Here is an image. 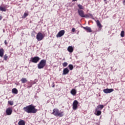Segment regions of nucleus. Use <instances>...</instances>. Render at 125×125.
I'll list each match as a JSON object with an SVG mask.
<instances>
[{
    "instance_id": "obj_1",
    "label": "nucleus",
    "mask_w": 125,
    "mask_h": 125,
    "mask_svg": "<svg viewBox=\"0 0 125 125\" xmlns=\"http://www.w3.org/2000/svg\"><path fill=\"white\" fill-rule=\"evenodd\" d=\"M23 109L28 114H36L38 112V109H36V106L33 104L24 107Z\"/></svg>"
},
{
    "instance_id": "obj_2",
    "label": "nucleus",
    "mask_w": 125,
    "mask_h": 125,
    "mask_svg": "<svg viewBox=\"0 0 125 125\" xmlns=\"http://www.w3.org/2000/svg\"><path fill=\"white\" fill-rule=\"evenodd\" d=\"M52 115L55 116L56 117H59L61 118L64 116V112L63 111H59V110L57 108H54L53 110V112L52 113Z\"/></svg>"
},
{
    "instance_id": "obj_3",
    "label": "nucleus",
    "mask_w": 125,
    "mask_h": 125,
    "mask_svg": "<svg viewBox=\"0 0 125 125\" xmlns=\"http://www.w3.org/2000/svg\"><path fill=\"white\" fill-rule=\"evenodd\" d=\"M46 65V60L43 59L38 64L37 67L38 69H43Z\"/></svg>"
},
{
    "instance_id": "obj_4",
    "label": "nucleus",
    "mask_w": 125,
    "mask_h": 125,
    "mask_svg": "<svg viewBox=\"0 0 125 125\" xmlns=\"http://www.w3.org/2000/svg\"><path fill=\"white\" fill-rule=\"evenodd\" d=\"M43 38H44V36L42 35V33L41 32H39L36 36V39L38 41V42H41V41H42V40H43Z\"/></svg>"
},
{
    "instance_id": "obj_5",
    "label": "nucleus",
    "mask_w": 125,
    "mask_h": 125,
    "mask_svg": "<svg viewBox=\"0 0 125 125\" xmlns=\"http://www.w3.org/2000/svg\"><path fill=\"white\" fill-rule=\"evenodd\" d=\"M41 60V58L38 56L34 57L33 58H31L30 61L32 63H37Z\"/></svg>"
},
{
    "instance_id": "obj_6",
    "label": "nucleus",
    "mask_w": 125,
    "mask_h": 125,
    "mask_svg": "<svg viewBox=\"0 0 125 125\" xmlns=\"http://www.w3.org/2000/svg\"><path fill=\"white\" fill-rule=\"evenodd\" d=\"M78 104H79V102H78V101L77 100L74 101L72 104L73 110H77V109H78Z\"/></svg>"
},
{
    "instance_id": "obj_7",
    "label": "nucleus",
    "mask_w": 125,
    "mask_h": 125,
    "mask_svg": "<svg viewBox=\"0 0 125 125\" xmlns=\"http://www.w3.org/2000/svg\"><path fill=\"white\" fill-rule=\"evenodd\" d=\"M77 10H78V14L80 16V17L83 18L85 15L84 12H83V11L82 10H80V9H78Z\"/></svg>"
},
{
    "instance_id": "obj_8",
    "label": "nucleus",
    "mask_w": 125,
    "mask_h": 125,
    "mask_svg": "<svg viewBox=\"0 0 125 125\" xmlns=\"http://www.w3.org/2000/svg\"><path fill=\"white\" fill-rule=\"evenodd\" d=\"M65 34V30H61L56 35L57 38H61L62 36H64Z\"/></svg>"
},
{
    "instance_id": "obj_9",
    "label": "nucleus",
    "mask_w": 125,
    "mask_h": 125,
    "mask_svg": "<svg viewBox=\"0 0 125 125\" xmlns=\"http://www.w3.org/2000/svg\"><path fill=\"white\" fill-rule=\"evenodd\" d=\"M6 113L7 116H10L12 114V108L9 107L6 110Z\"/></svg>"
},
{
    "instance_id": "obj_10",
    "label": "nucleus",
    "mask_w": 125,
    "mask_h": 125,
    "mask_svg": "<svg viewBox=\"0 0 125 125\" xmlns=\"http://www.w3.org/2000/svg\"><path fill=\"white\" fill-rule=\"evenodd\" d=\"M103 91L104 93H111V92H113V91H114V89L112 88L111 89L107 88V89H104Z\"/></svg>"
},
{
    "instance_id": "obj_11",
    "label": "nucleus",
    "mask_w": 125,
    "mask_h": 125,
    "mask_svg": "<svg viewBox=\"0 0 125 125\" xmlns=\"http://www.w3.org/2000/svg\"><path fill=\"white\" fill-rule=\"evenodd\" d=\"M103 108H104V105L103 104L98 105L96 108L95 111H97V110L99 111H101Z\"/></svg>"
},
{
    "instance_id": "obj_12",
    "label": "nucleus",
    "mask_w": 125,
    "mask_h": 125,
    "mask_svg": "<svg viewBox=\"0 0 125 125\" xmlns=\"http://www.w3.org/2000/svg\"><path fill=\"white\" fill-rule=\"evenodd\" d=\"M83 29L84 30H85L87 33H91L92 32V30H91V28L88 26H86V27H83Z\"/></svg>"
},
{
    "instance_id": "obj_13",
    "label": "nucleus",
    "mask_w": 125,
    "mask_h": 125,
    "mask_svg": "<svg viewBox=\"0 0 125 125\" xmlns=\"http://www.w3.org/2000/svg\"><path fill=\"white\" fill-rule=\"evenodd\" d=\"M69 72H70V71L69 70V69H68V68H65L63 70L62 75H67L69 74Z\"/></svg>"
},
{
    "instance_id": "obj_14",
    "label": "nucleus",
    "mask_w": 125,
    "mask_h": 125,
    "mask_svg": "<svg viewBox=\"0 0 125 125\" xmlns=\"http://www.w3.org/2000/svg\"><path fill=\"white\" fill-rule=\"evenodd\" d=\"M83 18H91L92 19H93V16L91 14H85L84 15Z\"/></svg>"
},
{
    "instance_id": "obj_15",
    "label": "nucleus",
    "mask_w": 125,
    "mask_h": 125,
    "mask_svg": "<svg viewBox=\"0 0 125 125\" xmlns=\"http://www.w3.org/2000/svg\"><path fill=\"white\" fill-rule=\"evenodd\" d=\"M67 50L69 52H70V53H72V52L74 51V48H73L72 46H69L67 48Z\"/></svg>"
},
{
    "instance_id": "obj_16",
    "label": "nucleus",
    "mask_w": 125,
    "mask_h": 125,
    "mask_svg": "<svg viewBox=\"0 0 125 125\" xmlns=\"http://www.w3.org/2000/svg\"><path fill=\"white\" fill-rule=\"evenodd\" d=\"M70 93L73 96L75 95L76 94H77V90H76V89H72L71 90Z\"/></svg>"
},
{
    "instance_id": "obj_17",
    "label": "nucleus",
    "mask_w": 125,
    "mask_h": 125,
    "mask_svg": "<svg viewBox=\"0 0 125 125\" xmlns=\"http://www.w3.org/2000/svg\"><path fill=\"white\" fill-rule=\"evenodd\" d=\"M4 53V50L3 49H0V57H2L3 56V54Z\"/></svg>"
},
{
    "instance_id": "obj_18",
    "label": "nucleus",
    "mask_w": 125,
    "mask_h": 125,
    "mask_svg": "<svg viewBox=\"0 0 125 125\" xmlns=\"http://www.w3.org/2000/svg\"><path fill=\"white\" fill-rule=\"evenodd\" d=\"M101 110H95V115H96V116H100V115H101Z\"/></svg>"
},
{
    "instance_id": "obj_19",
    "label": "nucleus",
    "mask_w": 125,
    "mask_h": 125,
    "mask_svg": "<svg viewBox=\"0 0 125 125\" xmlns=\"http://www.w3.org/2000/svg\"><path fill=\"white\" fill-rule=\"evenodd\" d=\"M12 93H14V94H17L18 93V90L16 88H13L12 90Z\"/></svg>"
},
{
    "instance_id": "obj_20",
    "label": "nucleus",
    "mask_w": 125,
    "mask_h": 125,
    "mask_svg": "<svg viewBox=\"0 0 125 125\" xmlns=\"http://www.w3.org/2000/svg\"><path fill=\"white\" fill-rule=\"evenodd\" d=\"M19 125H25V121L24 120H20L18 123Z\"/></svg>"
},
{
    "instance_id": "obj_21",
    "label": "nucleus",
    "mask_w": 125,
    "mask_h": 125,
    "mask_svg": "<svg viewBox=\"0 0 125 125\" xmlns=\"http://www.w3.org/2000/svg\"><path fill=\"white\" fill-rule=\"evenodd\" d=\"M21 82L22 83H27L28 82V80H27V79L22 78L21 79Z\"/></svg>"
},
{
    "instance_id": "obj_22",
    "label": "nucleus",
    "mask_w": 125,
    "mask_h": 125,
    "mask_svg": "<svg viewBox=\"0 0 125 125\" xmlns=\"http://www.w3.org/2000/svg\"><path fill=\"white\" fill-rule=\"evenodd\" d=\"M96 23L99 28H101V23H100V21H99V20H97L96 21Z\"/></svg>"
},
{
    "instance_id": "obj_23",
    "label": "nucleus",
    "mask_w": 125,
    "mask_h": 125,
    "mask_svg": "<svg viewBox=\"0 0 125 125\" xmlns=\"http://www.w3.org/2000/svg\"><path fill=\"white\" fill-rule=\"evenodd\" d=\"M68 68L70 70V71H72L74 69V66H73L72 64H69Z\"/></svg>"
},
{
    "instance_id": "obj_24",
    "label": "nucleus",
    "mask_w": 125,
    "mask_h": 125,
    "mask_svg": "<svg viewBox=\"0 0 125 125\" xmlns=\"http://www.w3.org/2000/svg\"><path fill=\"white\" fill-rule=\"evenodd\" d=\"M0 11H6L5 8L1 7V6H0Z\"/></svg>"
},
{
    "instance_id": "obj_25",
    "label": "nucleus",
    "mask_w": 125,
    "mask_h": 125,
    "mask_svg": "<svg viewBox=\"0 0 125 125\" xmlns=\"http://www.w3.org/2000/svg\"><path fill=\"white\" fill-rule=\"evenodd\" d=\"M78 6L79 7L78 9H80V10H82V9H83V5H81V4H78Z\"/></svg>"
},
{
    "instance_id": "obj_26",
    "label": "nucleus",
    "mask_w": 125,
    "mask_h": 125,
    "mask_svg": "<svg viewBox=\"0 0 125 125\" xmlns=\"http://www.w3.org/2000/svg\"><path fill=\"white\" fill-rule=\"evenodd\" d=\"M121 37H122V38H124V37H125V31H121Z\"/></svg>"
},
{
    "instance_id": "obj_27",
    "label": "nucleus",
    "mask_w": 125,
    "mask_h": 125,
    "mask_svg": "<svg viewBox=\"0 0 125 125\" xmlns=\"http://www.w3.org/2000/svg\"><path fill=\"white\" fill-rule=\"evenodd\" d=\"M63 67H67L68 66V63L67 62H64L62 63Z\"/></svg>"
},
{
    "instance_id": "obj_28",
    "label": "nucleus",
    "mask_w": 125,
    "mask_h": 125,
    "mask_svg": "<svg viewBox=\"0 0 125 125\" xmlns=\"http://www.w3.org/2000/svg\"><path fill=\"white\" fill-rule=\"evenodd\" d=\"M28 16V14L27 13H24L23 16H22V18H25Z\"/></svg>"
},
{
    "instance_id": "obj_29",
    "label": "nucleus",
    "mask_w": 125,
    "mask_h": 125,
    "mask_svg": "<svg viewBox=\"0 0 125 125\" xmlns=\"http://www.w3.org/2000/svg\"><path fill=\"white\" fill-rule=\"evenodd\" d=\"M7 58H8V57L7 56V55H5L4 56V60H5V61H6V60H7Z\"/></svg>"
},
{
    "instance_id": "obj_30",
    "label": "nucleus",
    "mask_w": 125,
    "mask_h": 125,
    "mask_svg": "<svg viewBox=\"0 0 125 125\" xmlns=\"http://www.w3.org/2000/svg\"><path fill=\"white\" fill-rule=\"evenodd\" d=\"M8 104L12 106V105H13V102L10 101H8Z\"/></svg>"
},
{
    "instance_id": "obj_31",
    "label": "nucleus",
    "mask_w": 125,
    "mask_h": 125,
    "mask_svg": "<svg viewBox=\"0 0 125 125\" xmlns=\"http://www.w3.org/2000/svg\"><path fill=\"white\" fill-rule=\"evenodd\" d=\"M75 31H76V29L75 28H73L72 29V32H73V33H74Z\"/></svg>"
},
{
    "instance_id": "obj_32",
    "label": "nucleus",
    "mask_w": 125,
    "mask_h": 125,
    "mask_svg": "<svg viewBox=\"0 0 125 125\" xmlns=\"http://www.w3.org/2000/svg\"><path fill=\"white\" fill-rule=\"evenodd\" d=\"M4 43H5V45H7L8 43L6 42V40L4 41Z\"/></svg>"
},
{
    "instance_id": "obj_33",
    "label": "nucleus",
    "mask_w": 125,
    "mask_h": 125,
    "mask_svg": "<svg viewBox=\"0 0 125 125\" xmlns=\"http://www.w3.org/2000/svg\"><path fill=\"white\" fill-rule=\"evenodd\" d=\"M123 4L124 5H125V0H123Z\"/></svg>"
},
{
    "instance_id": "obj_34",
    "label": "nucleus",
    "mask_w": 125,
    "mask_h": 125,
    "mask_svg": "<svg viewBox=\"0 0 125 125\" xmlns=\"http://www.w3.org/2000/svg\"><path fill=\"white\" fill-rule=\"evenodd\" d=\"M2 19V16H0V21Z\"/></svg>"
},
{
    "instance_id": "obj_35",
    "label": "nucleus",
    "mask_w": 125,
    "mask_h": 125,
    "mask_svg": "<svg viewBox=\"0 0 125 125\" xmlns=\"http://www.w3.org/2000/svg\"><path fill=\"white\" fill-rule=\"evenodd\" d=\"M78 0H72V1H77Z\"/></svg>"
},
{
    "instance_id": "obj_36",
    "label": "nucleus",
    "mask_w": 125,
    "mask_h": 125,
    "mask_svg": "<svg viewBox=\"0 0 125 125\" xmlns=\"http://www.w3.org/2000/svg\"><path fill=\"white\" fill-rule=\"evenodd\" d=\"M32 86H28L27 87L28 88H30V87H31Z\"/></svg>"
},
{
    "instance_id": "obj_37",
    "label": "nucleus",
    "mask_w": 125,
    "mask_h": 125,
    "mask_svg": "<svg viewBox=\"0 0 125 125\" xmlns=\"http://www.w3.org/2000/svg\"><path fill=\"white\" fill-rule=\"evenodd\" d=\"M54 86H55V85H53L52 86V87H54Z\"/></svg>"
},
{
    "instance_id": "obj_38",
    "label": "nucleus",
    "mask_w": 125,
    "mask_h": 125,
    "mask_svg": "<svg viewBox=\"0 0 125 125\" xmlns=\"http://www.w3.org/2000/svg\"><path fill=\"white\" fill-rule=\"evenodd\" d=\"M104 0V1H107V0Z\"/></svg>"
},
{
    "instance_id": "obj_39",
    "label": "nucleus",
    "mask_w": 125,
    "mask_h": 125,
    "mask_svg": "<svg viewBox=\"0 0 125 125\" xmlns=\"http://www.w3.org/2000/svg\"><path fill=\"white\" fill-rule=\"evenodd\" d=\"M33 83H34V84L36 83V82H34Z\"/></svg>"
},
{
    "instance_id": "obj_40",
    "label": "nucleus",
    "mask_w": 125,
    "mask_h": 125,
    "mask_svg": "<svg viewBox=\"0 0 125 125\" xmlns=\"http://www.w3.org/2000/svg\"><path fill=\"white\" fill-rule=\"evenodd\" d=\"M105 3L107 4V2H105Z\"/></svg>"
},
{
    "instance_id": "obj_41",
    "label": "nucleus",
    "mask_w": 125,
    "mask_h": 125,
    "mask_svg": "<svg viewBox=\"0 0 125 125\" xmlns=\"http://www.w3.org/2000/svg\"><path fill=\"white\" fill-rule=\"evenodd\" d=\"M37 0V1H38V0Z\"/></svg>"
}]
</instances>
